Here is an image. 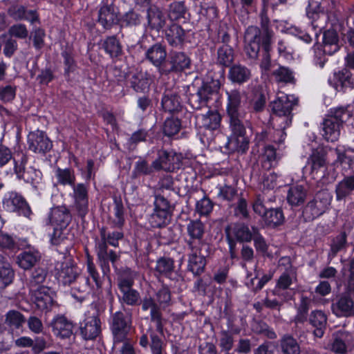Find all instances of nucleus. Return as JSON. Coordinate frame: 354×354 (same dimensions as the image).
I'll return each mask as SVG.
<instances>
[{
  "mask_svg": "<svg viewBox=\"0 0 354 354\" xmlns=\"http://www.w3.org/2000/svg\"><path fill=\"white\" fill-rule=\"evenodd\" d=\"M185 35V30L177 24H171L165 30L166 40L174 47L180 46L183 44Z\"/></svg>",
  "mask_w": 354,
  "mask_h": 354,
  "instance_id": "nucleus-30",
  "label": "nucleus"
},
{
  "mask_svg": "<svg viewBox=\"0 0 354 354\" xmlns=\"http://www.w3.org/2000/svg\"><path fill=\"white\" fill-rule=\"evenodd\" d=\"M306 192L303 186L295 185L289 189L287 200L292 206H298L304 202Z\"/></svg>",
  "mask_w": 354,
  "mask_h": 354,
  "instance_id": "nucleus-41",
  "label": "nucleus"
},
{
  "mask_svg": "<svg viewBox=\"0 0 354 354\" xmlns=\"http://www.w3.org/2000/svg\"><path fill=\"white\" fill-rule=\"evenodd\" d=\"M40 254L38 252H24L17 257V262L19 266L24 270H28L33 267L40 259Z\"/></svg>",
  "mask_w": 354,
  "mask_h": 354,
  "instance_id": "nucleus-40",
  "label": "nucleus"
},
{
  "mask_svg": "<svg viewBox=\"0 0 354 354\" xmlns=\"http://www.w3.org/2000/svg\"><path fill=\"white\" fill-rule=\"evenodd\" d=\"M354 191V175L344 177L335 187L336 198L341 201Z\"/></svg>",
  "mask_w": 354,
  "mask_h": 354,
  "instance_id": "nucleus-35",
  "label": "nucleus"
},
{
  "mask_svg": "<svg viewBox=\"0 0 354 354\" xmlns=\"http://www.w3.org/2000/svg\"><path fill=\"white\" fill-rule=\"evenodd\" d=\"M80 332L84 339H94L100 333V322L96 316L86 317L80 324Z\"/></svg>",
  "mask_w": 354,
  "mask_h": 354,
  "instance_id": "nucleus-23",
  "label": "nucleus"
},
{
  "mask_svg": "<svg viewBox=\"0 0 354 354\" xmlns=\"http://www.w3.org/2000/svg\"><path fill=\"white\" fill-rule=\"evenodd\" d=\"M313 173L317 172L321 168L326 166V153L322 148L313 150L308 158Z\"/></svg>",
  "mask_w": 354,
  "mask_h": 354,
  "instance_id": "nucleus-38",
  "label": "nucleus"
},
{
  "mask_svg": "<svg viewBox=\"0 0 354 354\" xmlns=\"http://www.w3.org/2000/svg\"><path fill=\"white\" fill-rule=\"evenodd\" d=\"M25 322L24 315L17 310H9L6 315L5 323L12 329L19 328Z\"/></svg>",
  "mask_w": 354,
  "mask_h": 354,
  "instance_id": "nucleus-51",
  "label": "nucleus"
},
{
  "mask_svg": "<svg viewBox=\"0 0 354 354\" xmlns=\"http://www.w3.org/2000/svg\"><path fill=\"white\" fill-rule=\"evenodd\" d=\"M15 273L10 265L8 263H2L0 266V281L4 286L12 283Z\"/></svg>",
  "mask_w": 354,
  "mask_h": 354,
  "instance_id": "nucleus-58",
  "label": "nucleus"
},
{
  "mask_svg": "<svg viewBox=\"0 0 354 354\" xmlns=\"http://www.w3.org/2000/svg\"><path fill=\"white\" fill-rule=\"evenodd\" d=\"M342 127V125L325 115L321 124L322 136L327 142H336L340 137Z\"/></svg>",
  "mask_w": 354,
  "mask_h": 354,
  "instance_id": "nucleus-21",
  "label": "nucleus"
},
{
  "mask_svg": "<svg viewBox=\"0 0 354 354\" xmlns=\"http://www.w3.org/2000/svg\"><path fill=\"white\" fill-rule=\"evenodd\" d=\"M72 221L70 209L65 205H58L50 208L46 218V224L53 227L50 236L53 245H59L66 236L63 234Z\"/></svg>",
  "mask_w": 354,
  "mask_h": 354,
  "instance_id": "nucleus-3",
  "label": "nucleus"
},
{
  "mask_svg": "<svg viewBox=\"0 0 354 354\" xmlns=\"http://www.w3.org/2000/svg\"><path fill=\"white\" fill-rule=\"evenodd\" d=\"M214 204L212 201L204 196L202 199L197 201L196 204V210L201 215H208L213 209Z\"/></svg>",
  "mask_w": 354,
  "mask_h": 354,
  "instance_id": "nucleus-61",
  "label": "nucleus"
},
{
  "mask_svg": "<svg viewBox=\"0 0 354 354\" xmlns=\"http://www.w3.org/2000/svg\"><path fill=\"white\" fill-rule=\"evenodd\" d=\"M266 224L270 227L281 225L284 221L283 212L279 208H270L263 217Z\"/></svg>",
  "mask_w": 354,
  "mask_h": 354,
  "instance_id": "nucleus-46",
  "label": "nucleus"
},
{
  "mask_svg": "<svg viewBox=\"0 0 354 354\" xmlns=\"http://www.w3.org/2000/svg\"><path fill=\"white\" fill-rule=\"evenodd\" d=\"M137 273L129 268H124L118 272V283L121 291L131 288Z\"/></svg>",
  "mask_w": 354,
  "mask_h": 354,
  "instance_id": "nucleus-39",
  "label": "nucleus"
},
{
  "mask_svg": "<svg viewBox=\"0 0 354 354\" xmlns=\"http://www.w3.org/2000/svg\"><path fill=\"white\" fill-rule=\"evenodd\" d=\"M188 239L186 243L188 248H196V246L209 248L208 244L203 240L205 225L200 220H191L187 225Z\"/></svg>",
  "mask_w": 354,
  "mask_h": 354,
  "instance_id": "nucleus-11",
  "label": "nucleus"
},
{
  "mask_svg": "<svg viewBox=\"0 0 354 354\" xmlns=\"http://www.w3.org/2000/svg\"><path fill=\"white\" fill-rule=\"evenodd\" d=\"M187 12V7L183 1H174L168 8V17L171 21H177L183 18Z\"/></svg>",
  "mask_w": 354,
  "mask_h": 354,
  "instance_id": "nucleus-48",
  "label": "nucleus"
},
{
  "mask_svg": "<svg viewBox=\"0 0 354 354\" xmlns=\"http://www.w3.org/2000/svg\"><path fill=\"white\" fill-rule=\"evenodd\" d=\"M73 187L74 205L80 216L84 217L88 212V190L83 183H78Z\"/></svg>",
  "mask_w": 354,
  "mask_h": 354,
  "instance_id": "nucleus-19",
  "label": "nucleus"
},
{
  "mask_svg": "<svg viewBox=\"0 0 354 354\" xmlns=\"http://www.w3.org/2000/svg\"><path fill=\"white\" fill-rule=\"evenodd\" d=\"M339 49V37L335 30L329 29L324 32L323 51L325 54L331 55Z\"/></svg>",
  "mask_w": 354,
  "mask_h": 354,
  "instance_id": "nucleus-33",
  "label": "nucleus"
},
{
  "mask_svg": "<svg viewBox=\"0 0 354 354\" xmlns=\"http://www.w3.org/2000/svg\"><path fill=\"white\" fill-rule=\"evenodd\" d=\"M233 48L229 45H221L217 50V62L224 66H229L234 61Z\"/></svg>",
  "mask_w": 354,
  "mask_h": 354,
  "instance_id": "nucleus-45",
  "label": "nucleus"
},
{
  "mask_svg": "<svg viewBox=\"0 0 354 354\" xmlns=\"http://www.w3.org/2000/svg\"><path fill=\"white\" fill-rule=\"evenodd\" d=\"M174 269V261L168 257L160 258L156 263V270L160 274L169 277Z\"/></svg>",
  "mask_w": 354,
  "mask_h": 354,
  "instance_id": "nucleus-53",
  "label": "nucleus"
},
{
  "mask_svg": "<svg viewBox=\"0 0 354 354\" xmlns=\"http://www.w3.org/2000/svg\"><path fill=\"white\" fill-rule=\"evenodd\" d=\"M310 300L307 297L302 296L300 304L297 308V313L295 317L297 324L304 323L307 320V315L310 308Z\"/></svg>",
  "mask_w": 354,
  "mask_h": 354,
  "instance_id": "nucleus-55",
  "label": "nucleus"
},
{
  "mask_svg": "<svg viewBox=\"0 0 354 354\" xmlns=\"http://www.w3.org/2000/svg\"><path fill=\"white\" fill-rule=\"evenodd\" d=\"M122 315L120 313H116L114 317V336L115 342H120L124 339L126 337V332L124 330L125 322L121 317Z\"/></svg>",
  "mask_w": 354,
  "mask_h": 354,
  "instance_id": "nucleus-57",
  "label": "nucleus"
},
{
  "mask_svg": "<svg viewBox=\"0 0 354 354\" xmlns=\"http://www.w3.org/2000/svg\"><path fill=\"white\" fill-rule=\"evenodd\" d=\"M220 88L221 83L219 80H214L209 82L204 83L197 91L208 102L213 95H217Z\"/></svg>",
  "mask_w": 354,
  "mask_h": 354,
  "instance_id": "nucleus-42",
  "label": "nucleus"
},
{
  "mask_svg": "<svg viewBox=\"0 0 354 354\" xmlns=\"http://www.w3.org/2000/svg\"><path fill=\"white\" fill-rule=\"evenodd\" d=\"M332 312L337 317H350L354 315V301L348 293L337 296L331 305Z\"/></svg>",
  "mask_w": 354,
  "mask_h": 354,
  "instance_id": "nucleus-17",
  "label": "nucleus"
},
{
  "mask_svg": "<svg viewBox=\"0 0 354 354\" xmlns=\"http://www.w3.org/2000/svg\"><path fill=\"white\" fill-rule=\"evenodd\" d=\"M181 128L180 120L176 118L165 120L163 125V133L168 137L177 134Z\"/></svg>",
  "mask_w": 354,
  "mask_h": 354,
  "instance_id": "nucleus-54",
  "label": "nucleus"
},
{
  "mask_svg": "<svg viewBox=\"0 0 354 354\" xmlns=\"http://www.w3.org/2000/svg\"><path fill=\"white\" fill-rule=\"evenodd\" d=\"M188 102L194 109L196 110L201 109L203 107H207L208 103L201 96V95H199L198 91L196 93L191 94L189 95Z\"/></svg>",
  "mask_w": 354,
  "mask_h": 354,
  "instance_id": "nucleus-64",
  "label": "nucleus"
},
{
  "mask_svg": "<svg viewBox=\"0 0 354 354\" xmlns=\"http://www.w3.org/2000/svg\"><path fill=\"white\" fill-rule=\"evenodd\" d=\"M143 310H151V320L156 323V330L160 334H163L162 317L160 306L151 297H145L142 301Z\"/></svg>",
  "mask_w": 354,
  "mask_h": 354,
  "instance_id": "nucleus-25",
  "label": "nucleus"
},
{
  "mask_svg": "<svg viewBox=\"0 0 354 354\" xmlns=\"http://www.w3.org/2000/svg\"><path fill=\"white\" fill-rule=\"evenodd\" d=\"M188 270L194 275H200L204 272L206 265L205 256L209 254V248L196 246V248H188Z\"/></svg>",
  "mask_w": 354,
  "mask_h": 354,
  "instance_id": "nucleus-13",
  "label": "nucleus"
},
{
  "mask_svg": "<svg viewBox=\"0 0 354 354\" xmlns=\"http://www.w3.org/2000/svg\"><path fill=\"white\" fill-rule=\"evenodd\" d=\"M296 277L290 270H286L283 272L277 281L272 294L279 297H283L284 301H289L292 299V295L288 290H292L290 286L292 285Z\"/></svg>",
  "mask_w": 354,
  "mask_h": 354,
  "instance_id": "nucleus-14",
  "label": "nucleus"
},
{
  "mask_svg": "<svg viewBox=\"0 0 354 354\" xmlns=\"http://www.w3.org/2000/svg\"><path fill=\"white\" fill-rule=\"evenodd\" d=\"M167 51L165 47L160 44H156L150 47L146 52V58L162 74V68L166 65Z\"/></svg>",
  "mask_w": 354,
  "mask_h": 354,
  "instance_id": "nucleus-22",
  "label": "nucleus"
},
{
  "mask_svg": "<svg viewBox=\"0 0 354 354\" xmlns=\"http://www.w3.org/2000/svg\"><path fill=\"white\" fill-rule=\"evenodd\" d=\"M198 119L200 127L214 131L221 125V116L217 111L208 110L205 114L199 115Z\"/></svg>",
  "mask_w": 354,
  "mask_h": 354,
  "instance_id": "nucleus-31",
  "label": "nucleus"
},
{
  "mask_svg": "<svg viewBox=\"0 0 354 354\" xmlns=\"http://www.w3.org/2000/svg\"><path fill=\"white\" fill-rule=\"evenodd\" d=\"M231 133L228 138L227 147L241 154L249 149L250 138L246 134L244 121L229 122Z\"/></svg>",
  "mask_w": 354,
  "mask_h": 354,
  "instance_id": "nucleus-6",
  "label": "nucleus"
},
{
  "mask_svg": "<svg viewBox=\"0 0 354 354\" xmlns=\"http://www.w3.org/2000/svg\"><path fill=\"white\" fill-rule=\"evenodd\" d=\"M251 77V71L245 66L240 64H233L229 70V80L237 84H243Z\"/></svg>",
  "mask_w": 354,
  "mask_h": 354,
  "instance_id": "nucleus-32",
  "label": "nucleus"
},
{
  "mask_svg": "<svg viewBox=\"0 0 354 354\" xmlns=\"http://www.w3.org/2000/svg\"><path fill=\"white\" fill-rule=\"evenodd\" d=\"M218 192V197L223 200L228 201H233L237 195V190L230 186L225 185L223 186H219Z\"/></svg>",
  "mask_w": 354,
  "mask_h": 354,
  "instance_id": "nucleus-62",
  "label": "nucleus"
},
{
  "mask_svg": "<svg viewBox=\"0 0 354 354\" xmlns=\"http://www.w3.org/2000/svg\"><path fill=\"white\" fill-rule=\"evenodd\" d=\"M189 58L182 52L172 51L169 53L166 65L162 68V74L182 71L189 67Z\"/></svg>",
  "mask_w": 354,
  "mask_h": 354,
  "instance_id": "nucleus-15",
  "label": "nucleus"
},
{
  "mask_svg": "<svg viewBox=\"0 0 354 354\" xmlns=\"http://www.w3.org/2000/svg\"><path fill=\"white\" fill-rule=\"evenodd\" d=\"M346 240L347 234L345 232H341L332 239L330 245V248L328 254L329 261H331L339 251L346 248L347 243Z\"/></svg>",
  "mask_w": 354,
  "mask_h": 354,
  "instance_id": "nucleus-43",
  "label": "nucleus"
},
{
  "mask_svg": "<svg viewBox=\"0 0 354 354\" xmlns=\"http://www.w3.org/2000/svg\"><path fill=\"white\" fill-rule=\"evenodd\" d=\"M14 171L17 178L23 179L26 183H30L34 187L39 184L42 180L40 170L34 167H27L28 157L24 153H18L13 158Z\"/></svg>",
  "mask_w": 354,
  "mask_h": 354,
  "instance_id": "nucleus-5",
  "label": "nucleus"
},
{
  "mask_svg": "<svg viewBox=\"0 0 354 354\" xmlns=\"http://www.w3.org/2000/svg\"><path fill=\"white\" fill-rule=\"evenodd\" d=\"M46 275L47 272L45 269L41 268L35 269L29 280L30 291H35L38 288L42 286L41 284L44 282Z\"/></svg>",
  "mask_w": 354,
  "mask_h": 354,
  "instance_id": "nucleus-49",
  "label": "nucleus"
},
{
  "mask_svg": "<svg viewBox=\"0 0 354 354\" xmlns=\"http://www.w3.org/2000/svg\"><path fill=\"white\" fill-rule=\"evenodd\" d=\"M297 100L293 96L281 93L271 104L272 113L279 118H284L285 124L283 129L288 127L292 122V110L297 104Z\"/></svg>",
  "mask_w": 354,
  "mask_h": 354,
  "instance_id": "nucleus-8",
  "label": "nucleus"
},
{
  "mask_svg": "<svg viewBox=\"0 0 354 354\" xmlns=\"http://www.w3.org/2000/svg\"><path fill=\"white\" fill-rule=\"evenodd\" d=\"M309 322L315 328L314 335L319 338L323 337L327 325V316L324 312L313 310L309 316Z\"/></svg>",
  "mask_w": 354,
  "mask_h": 354,
  "instance_id": "nucleus-29",
  "label": "nucleus"
},
{
  "mask_svg": "<svg viewBox=\"0 0 354 354\" xmlns=\"http://www.w3.org/2000/svg\"><path fill=\"white\" fill-rule=\"evenodd\" d=\"M3 207L8 212H18L27 218L32 214V210L26 199L16 192H10L5 195Z\"/></svg>",
  "mask_w": 354,
  "mask_h": 354,
  "instance_id": "nucleus-10",
  "label": "nucleus"
},
{
  "mask_svg": "<svg viewBox=\"0 0 354 354\" xmlns=\"http://www.w3.org/2000/svg\"><path fill=\"white\" fill-rule=\"evenodd\" d=\"M149 136L148 131L144 129H140L132 133L128 140V145L130 149H133L136 145L141 142H145Z\"/></svg>",
  "mask_w": 354,
  "mask_h": 354,
  "instance_id": "nucleus-59",
  "label": "nucleus"
},
{
  "mask_svg": "<svg viewBox=\"0 0 354 354\" xmlns=\"http://www.w3.org/2000/svg\"><path fill=\"white\" fill-rule=\"evenodd\" d=\"M257 227L249 226L243 223H232L225 228L226 239L229 245L231 257L235 253L236 243H249L252 240Z\"/></svg>",
  "mask_w": 354,
  "mask_h": 354,
  "instance_id": "nucleus-4",
  "label": "nucleus"
},
{
  "mask_svg": "<svg viewBox=\"0 0 354 354\" xmlns=\"http://www.w3.org/2000/svg\"><path fill=\"white\" fill-rule=\"evenodd\" d=\"M28 144L30 150L35 153H45L52 148V142L46 134L37 130L28 136Z\"/></svg>",
  "mask_w": 354,
  "mask_h": 354,
  "instance_id": "nucleus-16",
  "label": "nucleus"
},
{
  "mask_svg": "<svg viewBox=\"0 0 354 354\" xmlns=\"http://www.w3.org/2000/svg\"><path fill=\"white\" fill-rule=\"evenodd\" d=\"M151 82L149 73L143 71H136L131 77L130 86L136 92L145 93L149 91Z\"/></svg>",
  "mask_w": 354,
  "mask_h": 354,
  "instance_id": "nucleus-28",
  "label": "nucleus"
},
{
  "mask_svg": "<svg viewBox=\"0 0 354 354\" xmlns=\"http://www.w3.org/2000/svg\"><path fill=\"white\" fill-rule=\"evenodd\" d=\"M348 108L349 106H339L330 108L326 116L343 126L344 123L352 116V113Z\"/></svg>",
  "mask_w": 354,
  "mask_h": 354,
  "instance_id": "nucleus-36",
  "label": "nucleus"
},
{
  "mask_svg": "<svg viewBox=\"0 0 354 354\" xmlns=\"http://www.w3.org/2000/svg\"><path fill=\"white\" fill-rule=\"evenodd\" d=\"M181 155L173 151L160 149L158 151V158L152 162L155 170H165L173 172L181 165Z\"/></svg>",
  "mask_w": 354,
  "mask_h": 354,
  "instance_id": "nucleus-9",
  "label": "nucleus"
},
{
  "mask_svg": "<svg viewBox=\"0 0 354 354\" xmlns=\"http://www.w3.org/2000/svg\"><path fill=\"white\" fill-rule=\"evenodd\" d=\"M169 219L168 211L154 209L151 216V223L153 227H161L167 223Z\"/></svg>",
  "mask_w": 354,
  "mask_h": 354,
  "instance_id": "nucleus-56",
  "label": "nucleus"
},
{
  "mask_svg": "<svg viewBox=\"0 0 354 354\" xmlns=\"http://www.w3.org/2000/svg\"><path fill=\"white\" fill-rule=\"evenodd\" d=\"M50 325L53 328V333L57 337L66 339L70 337L73 334V324L64 316L55 317Z\"/></svg>",
  "mask_w": 354,
  "mask_h": 354,
  "instance_id": "nucleus-24",
  "label": "nucleus"
},
{
  "mask_svg": "<svg viewBox=\"0 0 354 354\" xmlns=\"http://www.w3.org/2000/svg\"><path fill=\"white\" fill-rule=\"evenodd\" d=\"M55 276L59 284L64 286L73 285L71 288L72 296L82 301L91 290L89 279L81 276V269L71 259L57 263L55 267Z\"/></svg>",
  "mask_w": 354,
  "mask_h": 354,
  "instance_id": "nucleus-2",
  "label": "nucleus"
},
{
  "mask_svg": "<svg viewBox=\"0 0 354 354\" xmlns=\"http://www.w3.org/2000/svg\"><path fill=\"white\" fill-rule=\"evenodd\" d=\"M35 297V302L40 310L50 308L53 302V291L47 286H41L32 291Z\"/></svg>",
  "mask_w": 354,
  "mask_h": 354,
  "instance_id": "nucleus-27",
  "label": "nucleus"
},
{
  "mask_svg": "<svg viewBox=\"0 0 354 354\" xmlns=\"http://www.w3.org/2000/svg\"><path fill=\"white\" fill-rule=\"evenodd\" d=\"M102 240L98 243L97 248L99 263L104 275L111 281L109 261L111 254L107 252L108 245L104 234H102Z\"/></svg>",
  "mask_w": 354,
  "mask_h": 354,
  "instance_id": "nucleus-26",
  "label": "nucleus"
},
{
  "mask_svg": "<svg viewBox=\"0 0 354 354\" xmlns=\"http://www.w3.org/2000/svg\"><path fill=\"white\" fill-rule=\"evenodd\" d=\"M272 75L277 82L288 84L295 82L293 72L286 66H279L273 71Z\"/></svg>",
  "mask_w": 354,
  "mask_h": 354,
  "instance_id": "nucleus-50",
  "label": "nucleus"
},
{
  "mask_svg": "<svg viewBox=\"0 0 354 354\" xmlns=\"http://www.w3.org/2000/svg\"><path fill=\"white\" fill-rule=\"evenodd\" d=\"M220 348L226 352H229L234 346V337L227 330H222L219 339Z\"/></svg>",
  "mask_w": 354,
  "mask_h": 354,
  "instance_id": "nucleus-60",
  "label": "nucleus"
},
{
  "mask_svg": "<svg viewBox=\"0 0 354 354\" xmlns=\"http://www.w3.org/2000/svg\"><path fill=\"white\" fill-rule=\"evenodd\" d=\"M273 32L267 26L261 31L258 27L250 26L245 32V53L253 60L260 58V68L263 73H267L271 68V40Z\"/></svg>",
  "mask_w": 354,
  "mask_h": 354,
  "instance_id": "nucleus-1",
  "label": "nucleus"
},
{
  "mask_svg": "<svg viewBox=\"0 0 354 354\" xmlns=\"http://www.w3.org/2000/svg\"><path fill=\"white\" fill-rule=\"evenodd\" d=\"M252 240L257 251L261 253H266L268 250V245H267L264 238L260 234L259 229H254V234Z\"/></svg>",
  "mask_w": 354,
  "mask_h": 354,
  "instance_id": "nucleus-63",
  "label": "nucleus"
},
{
  "mask_svg": "<svg viewBox=\"0 0 354 354\" xmlns=\"http://www.w3.org/2000/svg\"><path fill=\"white\" fill-rule=\"evenodd\" d=\"M147 26L150 30L159 32L166 24V17L156 5L150 6L147 11Z\"/></svg>",
  "mask_w": 354,
  "mask_h": 354,
  "instance_id": "nucleus-20",
  "label": "nucleus"
},
{
  "mask_svg": "<svg viewBox=\"0 0 354 354\" xmlns=\"http://www.w3.org/2000/svg\"><path fill=\"white\" fill-rule=\"evenodd\" d=\"M353 342V337L351 333L345 330H339L333 335V342L330 350L337 354H345Z\"/></svg>",
  "mask_w": 354,
  "mask_h": 354,
  "instance_id": "nucleus-18",
  "label": "nucleus"
},
{
  "mask_svg": "<svg viewBox=\"0 0 354 354\" xmlns=\"http://www.w3.org/2000/svg\"><path fill=\"white\" fill-rule=\"evenodd\" d=\"M180 97L176 93L165 94L162 99V109L169 113L178 111L180 109Z\"/></svg>",
  "mask_w": 354,
  "mask_h": 354,
  "instance_id": "nucleus-47",
  "label": "nucleus"
},
{
  "mask_svg": "<svg viewBox=\"0 0 354 354\" xmlns=\"http://www.w3.org/2000/svg\"><path fill=\"white\" fill-rule=\"evenodd\" d=\"M279 346L283 354H300L301 349L297 339L291 335L286 334L279 340Z\"/></svg>",
  "mask_w": 354,
  "mask_h": 354,
  "instance_id": "nucleus-37",
  "label": "nucleus"
},
{
  "mask_svg": "<svg viewBox=\"0 0 354 354\" xmlns=\"http://www.w3.org/2000/svg\"><path fill=\"white\" fill-rule=\"evenodd\" d=\"M227 115L229 122L244 121L245 112L241 109V101L243 93L238 90L227 92Z\"/></svg>",
  "mask_w": 354,
  "mask_h": 354,
  "instance_id": "nucleus-12",
  "label": "nucleus"
},
{
  "mask_svg": "<svg viewBox=\"0 0 354 354\" xmlns=\"http://www.w3.org/2000/svg\"><path fill=\"white\" fill-rule=\"evenodd\" d=\"M331 200L332 196L328 190L318 192L304 207L303 214L305 218L312 221L322 215L328 209Z\"/></svg>",
  "mask_w": 354,
  "mask_h": 354,
  "instance_id": "nucleus-7",
  "label": "nucleus"
},
{
  "mask_svg": "<svg viewBox=\"0 0 354 354\" xmlns=\"http://www.w3.org/2000/svg\"><path fill=\"white\" fill-rule=\"evenodd\" d=\"M8 15L16 20L26 19L31 24L39 21L38 15L35 10L26 11L22 6L15 5L9 8Z\"/></svg>",
  "mask_w": 354,
  "mask_h": 354,
  "instance_id": "nucleus-34",
  "label": "nucleus"
},
{
  "mask_svg": "<svg viewBox=\"0 0 354 354\" xmlns=\"http://www.w3.org/2000/svg\"><path fill=\"white\" fill-rule=\"evenodd\" d=\"M263 159L262 165L266 169H270L276 165L279 159L276 149L271 145L266 146L264 149Z\"/></svg>",
  "mask_w": 354,
  "mask_h": 354,
  "instance_id": "nucleus-52",
  "label": "nucleus"
},
{
  "mask_svg": "<svg viewBox=\"0 0 354 354\" xmlns=\"http://www.w3.org/2000/svg\"><path fill=\"white\" fill-rule=\"evenodd\" d=\"M57 183L63 186L74 185L75 183V175L73 169L70 168H57L55 171Z\"/></svg>",
  "mask_w": 354,
  "mask_h": 354,
  "instance_id": "nucleus-44",
  "label": "nucleus"
}]
</instances>
